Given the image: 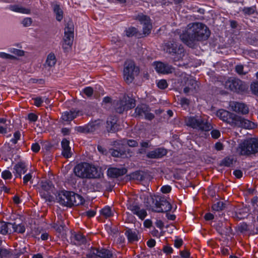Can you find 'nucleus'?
<instances>
[{
    "label": "nucleus",
    "instance_id": "3",
    "mask_svg": "<svg viewBox=\"0 0 258 258\" xmlns=\"http://www.w3.org/2000/svg\"><path fill=\"white\" fill-rule=\"evenodd\" d=\"M58 203L64 206H78L84 202V199L80 195L72 191H61L57 196Z\"/></svg>",
    "mask_w": 258,
    "mask_h": 258
},
{
    "label": "nucleus",
    "instance_id": "23",
    "mask_svg": "<svg viewBox=\"0 0 258 258\" xmlns=\"http://www.w3.org/2000/svg\"><path fill=\"white\" fill-rule=\"evenodd\" d=\"M9 9L11 11L23 14H30L31 13L30 9L23 7L19 5H10Z\"/></svg>",
    "mask_w": 258,
    "mask_h": 258
},
{
    "label": "nucleus",
    "instance_id": "46",
    "mask_svg": "<svg viewBox=\"0 0 258 258\" xmlns=\"http://www.w3.org/2000/svg\"><path fill=\"white\" fill-rule=\"evenodd\" d=\"M21 134L19 132H16L14 134L13 138L11 139V142L15 144L17 143L18 141L20 139Z\"/></svg>",
    "mask_w": 258,
    "mask_h": 258
},
{
    "label": "nucleus",
    "instance_id": "32",
    "mask_svg": "<svg viewBox=\"0 0 258 258\" xmlns=\"http://www.w3.org/2000/svg\"><path fill=\"white\" fill-rule=\"evenodd\" d=\"M128 241H134L138 240V236L135 231H133L131 229H128L125 233Z\"/></svg>",
    "mask_w": 258,
    "mask_h": 258
},
{
    "label": "nucleus",
    "instance_id": "12",
    "mask_svg": "<svg viewBox=\"0 0 258 258\" xmlns=\"http://www.w3.org/2000/svg\"><path fill=\"white\" fill-rule=\"evenodd\" d=\"M73 39L74 29L72 27L68 26L64 29V36L62 44L63 49L65 51H67L71 47Z\"/></svg>",
    "mask_w": 258,
    "mask_h": 258
},
{
    "label": "nucleus",
    "instance_id": "18",
    "mask_svg": "<svg viewBox=\"0 0 258 258\" xmlns=\"http://www.w3.org/2000/svg\"><path fill=\"white\" fill-rule=\"evenodd\" d=\"M167 153L166 149L163 148H158L147 153V157L151 159L161 158Z\"/></svg>",
    "mask_w": 258,
    "mask_h": 258
},
{
    "label": "nucleus",
    "instance_id": "55",
    "mask_svg": "<svg viewBox=\"0 0 258 258\" xmlns=\"http://www.w3.org/2000/svg\"><path fill=\"white\" fill-rule=\"evenodd\" d=\"M38 119V116L33 113H30L28 115V119L31 122H35Z\"/></svg>",
    "mask_w": 258,
    "mask_h": 258
},
{
    "label": "nucleus",
    "instance_id": "45",
    "mask_svg": "<svg viewBox=\"0 0 258 258\" xmlns=\"http://www.w3.org/2000/svg\"><path fill=\"white\" fill-rule=\"evenodd\" d=\"M32 174L31 173H28L26 174L23 177V183L25 184H27V183L30 181L31 183H32Z\"/></svg>",
    "mask_w": 258,
    "mask_h": 258
},
{
    "label": "nucleus",
    "instance_id": "50",
    "mask_svg": "<svg viewBox=\"0 0 258 258\" xmlns=\"http://www.w3.org/2000/svg\"><path fill=\"white\" fill-rule=\"evenodd\" d=\"M126 142V144L130 147H136L138 146V142L134 140H129L127 141H124L123 143H121L122 145L125 144Z\"/></svg>",
    "mask_w": 258,
    "mask_h": 258
},
{
    "label": "nucleus",
    "instance_id": "22",
    "mask_svg": "<svg viewBox=\"0 0 258 258\" xmlns=\"http://www.w3.org/2000/svg\"><path fill=\"white\" fill-rule=\"evenodd\" d=\"M79 112L75 110L66 111L62 113L61 118L63 121H71L79 115Z\"/></svg>",
    "mask_w": 258,
    "mask_h": 258
},
{
    "label": "nucleus",
    "instance_id": "47",
    "mask_svg": "<svg viewBox=\"0 0 258 258\" xmlns=\"http://www.w3.org/2000/svg\"><path fill=\"white\" fill-rule=\"evenodd\" d=\"M2 177L4 179H9L12 178V175L10 171L6 170L2 172Z\"/></svg>",
    "mask_w": 258,
    "mask_h": 258
},
{
    "label": "nucleus",
    "instance_id": "35",
    "mask_svg": "<svg viewBox=\"0 0 258 258\" xmlns=\"http://www.w3.org/2000/svg\"><path fill=\"white\" fill-rule=\"evenodd\" d=\"M100 214L106 218L110 217L112 216V213L111 208L108 206H105L100 210Z\"/></svg>",
    "mask_w": 258,
    "mask_h": 258
},
{
    "label": "nucleus",
    "instance_id": "51",
    "mask_svg": "<svg viewBox=\"0 0 258 258\" xmlns=\"http://www.w3.org/2000/svg\"><path fill=\"white\" fill-rule=\"evenodd\" d=\"M160 190L163 194H168L171 190V187L169 185H165L161 187Z\"/></svg>",
    "mask_w": 258,
    "mask_h": 258
},
{
    "label": "nucleus",
    "instance_id": "9",
    "mask_svg": "<svg viewBox=\"0 0 258 258\" xmlns=\"http://www.w3.org/2000/svg\"><path fill=\"white\" fill-rule=\"evenodd\" d=\"M225 87L231 91L242 93L246 89L245 84L240 80L236 78H230L225 83Z\"/></svg>",
    "mask_w": 258,
    "mask_h": 258
},
{
    "label": "nucleus",
    "instance_id": "56",
    "mask_svg": "<svg viewBox=\"0 0 258 258\" xmlns=\"http://www.w3.org/2000/svg\"><path fill=\"white\" fill-rule=\"evenodd\" d=\"M255 8L254 7H248L245 8L243 10V12L245 14L247 15L253 14L255 12Z\"/></svg>",
    "mask_w": 258,
    "mask_h": 258
},
{
    "label": "nucleus",
    "instance_id": "59",
    "mask_svg": "<svg viewBox=\"0 0 258 258\" xmlns=\"http://www.w3.org/2000/svg\"><path fill=\"white\" fill-rule=\"evenodd\" d=\"M40 147L38 143H35L32 144V145L31 146V150L33 152L37 153L40 150Z\"/></svg>",
    "mask_w": 258,
    "mask_h": 258
},
{
    "label": "nucleus",
    "instance_id": "38",
    "mask_svg": "<svg viewBox=\"0 0 258 258\" xmlns=\"http://www.w3.org/2000/svg\"><path fill=\"white\" fill-rule=\"evenodd\" d=\"M225 208V204L223 202L219 201L214 204L212 206L213 211H220L224 209Z\"/></svg>",
    "mask_w": 258,
    "mask_h": 258
},
{
    "label": "nucleus",
    "instance_id": "20",
    "mask_svg": "<svg viewBox=\"0 0 258 258\" xmlns=\"http://www.w3.org/2000/svg\"><path fill=\"white\" fill-rule=\"evenodd\" d=\"M61 146L62 155L66 158L71 157L72 153L71 147L70 146V141L66 138L63 139L61 142Z\"/></svg>",
    "mask_w": 258,
    "mask_h": 258
},
{
    "label": "nucleus",
    "instance_id": "5",
    "mask_svg": "<svg viewBox=\"0 0 258 258\" xmlns=\"http://www.w3.org/2000/svg\"><path fill=\"white\" fill-rule=\"evenodd\" d=\"M185 121L187 126L198 130L209 131L212 128L211 124L201 116L188 117Z\"/></svg>",
    "mask_w": 258,
    "mask_h": 258
},
{
    "label": "nucleus",
    "instance_id": "2",
    "mask_svg": "<svg viewBox=\"0 0 258 258\" xmlns=\"http://www.w3.org/2000/svg\"><path fill=\"white\" fill-rule=\"evenodd\" d=\"M74 172L77 176L82 178H96L100 175L95 166L86 162H82L75 166Z\"/></svg>",
    "mask_w": 258,
    "mask_h": 258
},
{
    "label": "nucleus",
    "instance_id": "44",
    "mask_svg": "<svg viewBox=\"0 0 258 258\" xmlns=\"http://www.w3.org/2000/svg\"><path fill=\"white\" fill-rule=\"evenodd\" d=\"M157 85L158 87L161 89H165L168 86L166 81L164 79L158 81L157 83Z\"/></svg>",
    "mask_w": 258,
    "mask_h": 258
},
{
    "label": "nucleus",
    "instance_id": "43",
    "mask_svg": "<svg viewBox=\"0 0 258 258\" xmlns=\"http://www.w3.org/2000/svg\"><path fill=\"white\" fill-rule=\"evenodd\" d=\"M233 163V159L230 157L225 158L221 162V164L223 166L229 167Z\"/></svg>",
    "mask_w": 258,
    "mask_h": 258
},
{
    "label": "nucleus",
    "instance_id": "60",
    "mask_svg": "<svg viewBox=\"0 0 258 258\" xmlns=\"http://www.w3.org/2000/svg\"><path fill=\"white\" fill-rule=\"evenodd\" d=\"M143 117L148 120H152L154 117V115L149 112V111H147L144 114Z\"/></svg>",
    "mask_w": 258,
    "mask_h": 258
},
{
    "label": "nucleus",
    "instance_id": "21",
    "mask_svg": "<svg viewBox=\"0 0 258 258\" xmlns=\"http://www.w3.org/2000/svg\"><path fill=\"white\" fill-rule=\"evenodd\" d=\"M14 173L16 177L21 178L22 174L26 172L27 169L25 163L19 162L14 167Z\"/></svg>",
    "mask_w": 258,
    "mask_h": 258
},
{
    "label": "nucleus",
    "instance_id": "53",
    "mask_svg": "<svg viewBox=\"0 0 258 258\" xmlns=\"http://www.w3.org/2000/svg\"><path fill=\"white\" fill-rule=\"evenodd\" d=\"M44 98H42L41 97H36L34 98V105L37 107L40 106L42 103L43 102Z\"/></svg>",
    "mask_w": 258,
    "mask_h": 258
},
{
    "label": "nucleus",
    "instance_id": "29",
    "mask_svg": "<svg viewBox=\"0 0 258 258\" xmlns=\"http://www.w3.org/2000/svg\"><path fill=\"white\" fill-rule=\"evenodd\" d=\"M53 12L55 15L56 19L60 21L63 18V11L58 5H54L53 6Z\"/></svg>",
    "mask_w": 258,
    "mask_h": 258
},
{
    "label": "nucleus",
    "instance_id": "48",
    "mask_svg": "<svg viewBox=\"0 0 258 258\" xmlns=\"http://www.w3.org/2000/svg\"><path fill=\"white\" fill-rule=\"evenodd\" d=\"M32 23V20L31 18L26 17L22 21V24L24 27H29L30 26Z\"/></svg>",
    "mask_w": 258,
    "mask_h": 258
},
{
    "label": "nucleus",
    "instance_id": "52",
    "mask_svg": "<svg viewBox=\"0 0 258 258\" xmlns=\"http://www.w3.org/2000/svg\"><path fill=\"white\" fill-rule=\"evenodd\" d=\"M235 71L239 75H244L246 74V72L243 71V66L241 64L236 66Z\"/></svg>",
    "mask_w": 258,
    "mask_h": 258
},
{
    "label": "nucleus",
    "instance_id": "49",
    "mask_svg": "<svg viewBox=\"0 0 258 258\" xmlns=\"http://www.w3.org/2000/svg\"><path fill=\"white\" fill-rule=\"evenodd\" d=\"M250 89L254 94L258 95V82L252 83L250 85Z\"/></svg>",
    "mask_w": 258,
    "mask_h": 258
},
{
    "label": "nucleus",
    "instance_id": "10",
    "mask_svg": "<svg viewBox=\"0 0 258 258\" xmlns=\"http://www.w3.org/2000/svg\"><path fill=\"white\" fill-rule=\"evenodd\" d=\"M136 105L134 99L128 96H123L115 106L116 111L119 113H122L125 110H127L134 108Z\"/></svg>",
    "mask_w": 258,
    "mask_h": 258
},
{
    "label": "nucleus",
    "instance_id": "61",
    "mask_svg": "<svg viewBox=\"0 0 258 258\" xmlns=\"http://www.w3.org/2000/svg\"><path fill=\"white\" fill-rule=\"evenodd\" d=\"M183 243V241L181 238H177L174 240V246L176 248L180 247Z\"/></svg>",
    "mask_w": 258,
    "mask_h": 258
},
{
    "label": "nucleus",
    "instance_id": "8",
    "mask_svg": "<svg viewBox=\"0 0 258 258\" xmlns=\"http://www.w3.org/2000/svg\"><path fill=\"white\" fill-rule=\"evenodd\" d=\"M139 72V68L135 66L134 62L131 60H126L124 63L123 78L127 83L133 82L135 76Z\"/></svg>",
    "mask_w": 258,
    "mask_h": 258
},
{
    "label": "nucleus",
    "instance_id": "34",
    "mask_svg": "<svg viewBox=\"0 0 258 258\" xmlns=\"http://www.w3.org/2000/svg\"><path fill=\"white\" fill-rule=\"evenodd\" d=\"M41 187L43 189L46 191L47 193L52 191L54 188L51 182L44 181L41 182Z\"/></svg>",
    "mask_w": 258,
    "mask_h": 258
},
{
    "label": "nucleus",
    "instance_id": "19",
    "mask_svg": "<svg viewBox=\"0 0 258 258\" xmlns=\"http://www.w3.org/2000/svg\"><path fill=\"white\" fill-rule=\"evenodd\" d=\"M126 172V169L124 167H111L108 169L107 175L110 177L116 178L125 174Z\"/></svg>",
    "mask_w": 258,
    "mask_h": 258
},
{
    "label": "nucleus",
    "instance_id": "41",
    "mask_svg": "<svg viewBox=\"0 0 258 258\" xmlns=\"http://www.w3.org/2000/svg\"><path fill=\"white\" fill-rule=\"evenodd\" d=\"M0 58L11 60L16 59V57L14 55L7 53L4 52H0Z\"/></svg>",
    "mask_w": 258,
    "mask_h": 258
},
{
    "label": "nucleus",
    "instance_id": "14",
    "mask_svg": "<svg viewBox=\"0 0 258 258\" xmlns=\"http://www.w3.org/2000/svg\"><path fill=\"white\" fill-rule=\"evenodd\" d=\"M154 66L156 71L159 74H169L174 71V68L171 65L163 63L160 61L154 62Z\"/></svg>",
    "mask_w": 258,
    "mask_h": 258
},
{
    "label": "nucleus",
    "instance_id": "42",
    "mask_svg": "<svg viewBox=\"0 0 258 258\" xmlns=\"http://www.w3.org/2000/svg\"><path fill=\"white\" fill-rule=\"evenodd\" d=\"M82 92L85 94L87 97H90L92 96L93 93V89L91 87H86L82 90Z\"/></svg>",
    "mask_w": 258,
    "mask_h": 258
},
{
    "label": "nucleus",
    "instance_id": "25",
    "mask_svg": "<svg viewBox=\"0 0 258 258\" xmlns=\"http://www.w3.org/2000/svg\"><path fill=\"white\" fill-rule=\"evenodd\" d=\"M13 228L12 223L0 221V233L3 235H6L11 233V229Z\"/></svg>",
    "mask_w": 258,
    "mask_h": 258
},
{
    "label": "nucleus",
    "instance_id": "63",
    "mask_svg": "<svg viewBox=\"0 0 258 258\" xmlns=\"http://www.w3.org/2000/svg\"><path fill=\"white\" fill-rule=\"evenodd\" d=\"M7 124H0V134H5L7 133Z\"/></svg>",
    "mask_w": 258,
    "mask_h": 258
},
{
    "label": "nucleus",
    "instance_id": "16",
    "mask_svg": "<svg viewBox=\"0 0 258 258\" xmlns=\"http://www.w3.org/2000/svg\"><path fill=\"white\" fill-rule=\"evenodd\" d=\"M127 208V209L130 210L134 215H137L142 220H144L147 215L146 210L143 208L141 209L137 204H128Z\"/></svg>",
    "mask_w": 258,
    "mask_h": 258
},
{
    "label": "nucleus",
    "instance_id": "1",
    "mask_svg": "<svg viewBox=\"0 0 258 258\" xmlns=\"http://www.w3.org/2000/svg\"><path fill=\"white\" fill-rule=\"evenodd\" d=\"M210 35V31L207 26L196 22L189 24L186 29L180 35V38L187 46L194 48L198 42L208 39Z\"/></svg>",
    "mask_w": 258,
    "mask_h": 258
},
{
    "label": "nucleus",
    "instance_id": "33",
    "mask_svg": "<svg viewBox=\"0 0 258 258\" xmlns=\"http://www.w3.org/2000/svg\"><path fill=\"white\" fill-rule=\"evenodd\" d=\"M94 130V127L92 126L91 124H88L83 126H78L77 129V131L80 133L92 132H93Z\"/></svg>",
    "mask_w": 258,
    "mask_h": 258
},
{
    "label": "nucleus",
    "instance_id": "57",
    "mask_svg": "<svg viewBox=\"0 0 258 258\" xmlns=\"http://www.w3.org/2000/svg\"><path fill=\"white\" fill-rule=\"evenodd\" d=\"M212 137L214 139H218L220 136V132L219 130H213L211 132Z\"/></svg>",
    "mask_w": 258,
    "mask_h": 258
},
{
    "label": "nucleus",
    "instance_id": "7",
    "mask_svg": "<svg viewBox=\"0 0 258 258\" xmlns=\"http://www.w3.org/2000/svg\"><path fill=\"white\" fill-rule=\"evenodd\" d=\"M151 200L153 201V205H150L149 207L155 212H167L171 209L170 203L164 196H157L155 199L151 197Z\"/></svg>",
    "mask_w": 258,
    "mask_h": 258
},
{
    "label": "nucleus",
    "instance_id": "28",
    "mask_svg": "<svg viewBox=\"0 0 258 258\" xmlns=\"http://www.w3.org/2000/svg\"><path fill=\"white\" fill-rule=\"evenodd\" d=\"M136 19L138 20L141 24L143 25H146V24L151 23V21L150 18L143 14H140L136 17Z\"/></svg>",
    "mask_w": 258,
    "mask_h": 258
},
{
    "label": "nucleus",
    "instance_id": "13",
    "mask_svg": "<svg viewBox=\"0 0 258 258\" xmlns=\"http://www.w3.org/2000/svg\"><path fill=\"white\" fill-rule=\"evenodd\" d=\"M113 253L112 251L106 248H92L88 255L91 258H111Z\"/></svg>",
    "mask_w": 258,
    "mask_h": 258
},
{
    "label": "nucleus",
    "instance_id": "17",
    "mask_svg": "<svg viewBox=\"0 0 258 258\" xmlns=\"http://www.w3.org/2000/svg\"><path fill=\"white\" fill-rule=\"evenodd\" d=\"M229 106L233 111L239 113L245 114L247 113L249 111L248 107L242 103L231 102L229 104Z\"/></svg>",
    "mask_w": 258,
    "mask_h": 258
},
{
    "label": "nucleus",
    "instance_id": "15",
    "mask_svg": "<svg viewBox=\"0 0 258 258\" xmlns=\"http://www.w3.org/2000/svg\"><path fill=\"white\" fill-rule=\"evenodd\" d=\"M256 126L254 123L246 119L241 116L237 115L233 127H239L248 130L254 128Z\"/></svg>",
    "mask_w": 258,
    "mask_h": 258
},
{
    "label": "nucleus",
    "instance_id": "58",
    "mask_svg": "<svg viewBox=\"0 0 258 258\" xmlns=\"http://www.w3.org/2000/svg\"><path fill=\"white\" fill-rule=\"evenodd\" d=\"M163 251L166 254H169L172 252L173 249L171 246H168V245H166V246H164V247L163 248Z\"/></svg>",
    "mask_w": 258,
    "mask_h": 258
},
{
    "label": "nucleus",
    "instance_id": "54",
    "mask_svg": "<svg viewBox=\"0 0 258 258\" xmlns=\"http://www.w3.org/2000/svg\"><path fill=\"white\" fill-rule=\"evenodd\" d=\"M180 104L182 107L186 108L189 104V100L185 98H181L180 100Z\"/></svg>",
    "mask_w": 258,
    "mask_h": 258
},
{
    "label": "nucleus",
    "instance_id": "40",
    "mask_svg": "<svg viewBox=\"0 0 258 258\" xmlns=\"http://www.w3.org/2000/svg\"><path fill=\"white\" fill-rule=\"evenodd\" d=\"M110 153L113 157H121L123 155V151L121 150L110 149Z\"/></svg>",
    "mask_w": 258,
    "mask_h": 258
},
{
    "label": "nucleus",
    "instance_id": "11",
    "mask_svg": "<svg viewBox=\"0 0 258 258\" xmlns=\"http://www.w3.org/2000/svg\"><path fill=\"white\" fill-rule=\"evenodd\" d=\"M217 116L222 121L233 126L237 115L224 109H219L216 113Z\"/></svg>",
    "mask_w": 258,
    "mask_h": 258
},
{
    "label": "nucleus",
    "instance_id": "6",
    "mask_svg": "<svg viewBox=\"0 0 258 258\" xmlns=\"http://www.w3.org/2000/svg\"><path fill=\"white\" fill-rule=\"evenodd\" d=\"M163 48L166 52L174 56L173 58L175 61L182 59L184 56L183 47L175 41H172L166 43Z\"/></svg>",
    "mask_w": 258,
    "mask_h": 258
},
{
    "label": "nucleus",
    "instance_id": "37",
    "mask_svg": "<svg viewBox=\"0 0 258 258\" xmlns=\"http://www.w3.org/2000/svg\"><path fill=\"white\" fill-rule=\"evenodd\" d=\"M124 32L126 36L131 37L135 36L137 33L138 30L135 27H131L126 29Z\"/></svg>",
    "mask_w": 258,
    "mask_h": 258
},
{
    "label": "nucleus",
    "instance_id": "27",
    "mask_svg": "<svg viewBox=\"0 0 258 258\" xmlns=\"http://www.w3.org/2000/svg\"><path fill=\"white\" fill-rule=\"evenodd\" d=\"M72 240L75 245H80L86 241V238L81 233H77L72 236Z\"/></svg>",
    "mask_w": 258,
    "mask_h": 258
},
{
    "label": "nucleus",
    "instance_id": "39",
    "mask_svg": "<svg viewBox=\"0 0 258 258\" xmlns=\"http://www.w3.org/2000/svg\"><path fill=\"white\" fill-rule=\"evenodd\" d=\"M152 28V23L146 24V25H143V33L145 36L148 35L151 31Z\"/></svg>",
    "mask_w": 258,
    "mask_h": 258
},
{
    "label": "nucleus",
    "instance_id": "4",
    "mask_svg": "<svg viewBox=\"0 0 258 258\" xmlns=\"http://www.w3.org/2000/svg\"><path fill=\"white\" fill-rule=\"evenodd\" d=\"M237 152L241 155H249L258 152V140L251 138L244 140L239 144Z\"/></svg>",
    "mask_w": 258,
    "mask_h": 258
},
{
    "label": "nucleus",
    "instance_id": "64",
    "mask_svg": "<svg viewBox=\"0 0 258 258\" xmlns=\"http://www.w3.org/2000/svg\"><path fill=\"white\" fill-rule=\"evenodd\" d=\"M85 214L89 218L94 217L96 214V212L93 210H89L85 213Z\"/></svg>",
    "mask_w": 258,
    "mask_h": 258
},
{
    "label": "nucleus",
    "instance_id": "31",
    "mask_svg": "<svg viewBox=\"0 0 258 258\" xmlns=\"http://www.w3.org/2000/svg\"><path fill=\"white\" fill-rule=\"evenodd\" d=\"M56 63V58L53 53H50L48 55L45 65L49 67L54 66Z\"/></svg>",
    "mask_w": 258,
    "mask_h": 258
},
{
    "label": "nucleus",
    "instance_id": "62",
    "mask_svg": "<svg viewBox=\"0 0 258 258\" xmlns=\"http://www.w3.org/2000/svg\"><path fill=\"white\" fill-rule=\"evenodd\" d=\"M233 173L237 178H240L243 175L242 172L239 169L234 170Z\"/></svg>",
    "mask_w": 258,
    "mask_h": 258
},
{
    "label": "nucleus",
    "instance_id": "30",
    "mask_svg": "<svg viewBox=\"0 0 258 258\" xmlns=\"http://www.w3.org/2000/svg\"><path fill=\"white\" fill-rule=\"evenodd\" d=\"M13 228L11 229V233L17 232L18 233H23L25 231V227L24 225L22 224H16L15 223H12Z\"/></svg>",
    "mask_w": 258,
    "mask_h": 258
},
{
    "label": "nucleus",
    "instance_id": "26",
    "mask_svg": "<svg viewBox=\"0 0 258 258\" xmlns=\"http://www.w3.org/2000/svg\"><path fill=\"white\" fill-rule=\"evenodd\" d=\"M147 111H150L149 107L145 104L138 105L135 109V113L139 117H143Z\"/></svg>",
    "mask_w": 258,
    "mask_h": 258
},
{
    "label": "nucleus",
    "instance_id": "24",
    "mask_svg": "<svg viewBox=\"0 0 258 258\" xmlns=\"http://www.w3.org/2000/svg\"><path fill=\"white\" fill-rule=\"evenodd\" d=\"M116 122L117 118L115 116L108 117L106 122L107 128L110 131L115 132L118 130Z\"/></svg>",
    "mask_w": 258,
    "mask_h": 258
},
{
    "label": "nucleus",
    "instance_id": "36",
    "mask_svg": "<svg viewBox=\"0 0 258 258\" xmlns=\"http://www.w3.org/2000/svg\"><path fill=\"white\" fill-rule=\"evenodd\" d=\"M9 52L17 56H23L25 55V52L21 49H17L15 48H10L8 49Z\"/></svg>",
    "mask_w": 258,
    "mask_h": 258
}]
</instances>
